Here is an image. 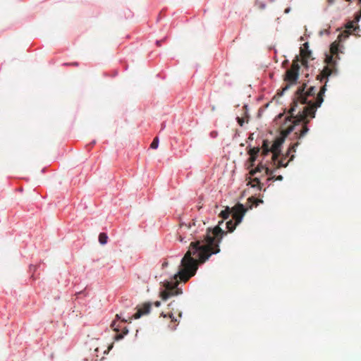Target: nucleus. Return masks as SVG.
I'll return each instance as SVG.
<instances>
[{
	"mask_svg": "<svg viewBox=\"0 0 361 361\" xmlns=\"http://www.w3.org/2000/svg\"><path fill=\"white\" fill-rule=\"evenodd\" d=\"M325 87L319 91L315 86L301 85L295 92V98L290 104V112L279 114L274 120V126L279 132L281 137L271 145V159L281 156L276 161L281 167H286L295 157L299 142H293L303 137L309 131L307 126L310 119L315 117L316 111L324 101Z\"/></svg>",
	"mask_w": 361,
	"mask_h": 361,
	"instance_id": "f257e3e1",
	"label": "nucleus"
},
{
	"mask_svg": "<svg viewBox=\"0 0 361 361\" xmlns=\"http://www.w3.org/2000/svg\"><path fill=\"white\" fill-rule=\"evenodd\" d=\"M246 211L245 207L241 203H237L231 209L227 207L219 214L223 220L216 226L207 228L205 240L190 243L188 251L180 260L178 271L171 280L160 283L159 295L163 300L182 294V288L178 287L179 282L188 281L196 274L199 265L204 264L212 255L220 252L219 244L226 234L220 227L224 220L231 216L226 223V228L228 232H233L243 221Z\"/></svg>",
	"mask_w": 361,
	"mask_h": 361,
	"instance_id": "f03ea898",
	"label": "nucleus"
},
{
	"mask_svg": "<svg viewBox=\"0 0 361 361\" xmlns=\"http://www.w3.org/2000/svg\"><path fill=\"white\" fill-rule=\"evenodd\" d=\"M342 49H343V46H340L336 42H334L330 46V51L331 54L326 55V61L327 66L329 68V75L336 74L337 69V62L340 60L339 53H343Z\"/></svg>",
	"mask_w": 361,
	"mask_h": 361,
	"instance_id": "7ed1b4c3",
	"label": "nucleus"
},
{
	"mask_svg": "<svg viewBox=\"0 0 361 361\" xmlns=\"http://www.w3.org/2000/svg\"><path fill=\"white\" fill-rule=\"evenodd\" d=\"M274 169L267 164H263L261 163L259 165H257L255 169H252L253 175H255L257 173H262L268 176L267 180L268 181H274V180H281L283 179V176L281 175L276 176L274 175Z\"/></svg>",
	"mask_w": 361,
	"mask_h": 361,
	"instance_id": "20e7f679",
	"label": "nucleus"
},
{
	"mask_svg": "<svg viewBox=\"0 0 361 361\" xmlns=\"http://www.w3.org/2000/svg\"><path fill=\"white\" fill-rule=\"evenodd\" d=\"M195 225V223L194 220H192V223L189 222L188 224L180 221L179 228L178 229L177 233H176L177 239L180 242H182V243L186 242L185 240V236H184V234L187 230L190 229L191 227Z\"/></svg>",
	"mask_w": 361,
	"mask_h": 361,
	"instance_id": "39448f33",
	"label": "nucleus"
},
{
	"mask_svg": "<svg viewBox=\"0 0 361 361\" xmlns=\"http://www.w3.org/2000/svg\"><path fill=\"white\" fill-rule=\"evenodd\" d=\"M151 302H146L142 306L138 307L137 312L134 313L131 317L129 318V322H130L132 319H140L142 316L149 314L151 310Z\"/></svg>",
	"mask_w": 361,
	"mask_h": 361,
	"instance_id": "423d86ee",
	"label": "nucleus"
},
{
	"mask_svg": "<svg viewBox=\"0 0 361 361\" xmlns=\"http://www.w3.org/2000/svg\"><path fill=\"white\" fill-rule=\"evenodd\" d=\"M116 322L114 321L111 323V327L114 328V330L116 332L114 339L116 341H120L124 338L125 336H126L128 334V329L126 327H124L122 330V331H120V329L118 326H115Z\"/></svg>",
	"mask_w": 361,
	"mask_h": 361,
	"instance_id": "0eeeda50",
	"label": "nucleus"
},
{
	"mask_svg": "<svg viewBox=\"0 0 361 361\" xmlns=\"http://www.w3.org/2000/svg\"><path fill=\"white\" fill-rule=\"evenodd\" d=\"M298 80V70H289L286 72V80L290 85L295 84Z\"/></svg>",
	"mask_w": 361,
	"mask_h": 361,
	"instance_id": "6e6552de",
	"label": "nucleus"
},
{
	"mask_svg": "<svg viewBox=\"0 0 361 361\" xmlns=\"http://www.w3.org/2000/svg\"><path fill=\"white\" fill-rule=\"evenodd\" d=\"M358 20L352 21L348 20L345 24V29L350 33H355L360 30V27L357 24Z\"/></svg>",
	"mask_w": 361,
	"mask_h": 361,
	"instance_id": "1a4fd4ad",
	"label": "nucleus"
},
{
	"mask_svg": "<svg viewBox=\"0 0 361 361\" xmlns=\"http://www.w3.org/2000/svg\"><path fill=\"white\" fill-rule=\"evenodd\" d=\"M109 237L105 233H100L99 235V242L101 245H106L108 242Z\"/></svg>",
	"mask_w": 361,
	"mask_h": 361,
	"instance_id": "9d476101",
	"label": "nucleus"
},
{
	"mask_svg": "<svg viewBox=\"0 0 361 361\" xmlns=\"http://www.w3.org/2000/svg\"><path fill=\"white\" fill-rule=\"evenodd\" d=\"M349 35L350 33L347 30H345V32H341L338 35V38L340 41H344L348 38Z\"/></svg>",
	"mask_w": 361,
	"mask_h": 361,
	"instance_id": "9b49d317",
	"label": "nucleus"
},
{
	"mask_svg": "<svg viewBox=\"0 0 361 361\" xmlns=\"http://www.w3.org/2000/svg\"><path fill=\"white\" fill-rule=\"evenodd\" d=\"M159 137H155L150 145V147L154 149H157V147L159 146Z\"/></svg>",
	"mask_w": 361,
	"mask_h": 361,
	"instance_id": "f8f14e48",
	"label": "nucleus"
},
{
	"mask_svg": "<svg viewBox=\"0 0 361 361\" xmlns=\"http://www.w3.org/2000/svg\"><path fill=\"white\" fill-rule=\"evenodd\" d=\"M36 269H37V266H35V265H32V264L30 265V267H29V271L30 273H32L31 278H32L33 279H35V278H34V273L36 271Z\"/></svg>",
	"mask_w": 361,
	"mask_h": 361,
	"instance_id": "ddd939ff",
	"label": "nucleus"
},
{
	"mask_svg": "<svg viewBox=\"0 0 361 361\" xmlns=\"http://www.w3.org/2000/svg\"><path fill=\"white\" fill-rule=\"evenodd\" d=\"M209 136L211 138H216L218 136V132L216 130H212L209 133Z\"/></svg>",
	"mask_w": 361,
	"mask_h": 361,
	"instance_id": "4468645a",
	"label": "nucleus"
},
{
	"mask_svg": "<svg viewBox=\"0 0 361 361\" xmlns=\"http://www.w3.org/2000/svg\"><path fill=\"white\" fill-rule=\"evenodd\" d=\"M256 4H259V7L260 9H264L266 8V4L264 2L259 3L258 0H256Z\"/></svg>",
	"mask_w": 361,
	"mask_h": 361,
	"instance_id": "2eb2a0df",
	"label": "nucleus"
},
{
	"mask_svg": "<svg viewBox=\"0 0 361 361\" xmlns=\"http://www.w3.org/2000/svg\"><path fill=\"white\" fill-rule=\"evenodd\" d=\"M116 319H121V322H123V323H127V322H128V320L127 319H126V318H122V319H121V315H119V314H116Z\"/></svg>",
	"mask_w": 361,
	"mask_h": 361,
	"instance_id": "dca6fc26",
	"label": "nucleus"
},
{
	"mask_svg": "<svg viewBox=\"0 0 361 361\" xmlns=\"http://www.w3.org/2000/svg\"><path fill=\"white\" fill-rule=\"evenodd\" d=\"M95 143H96V141H95V140H93V141H92L90 144H88V145L86 146V147H87V150H90V149L91 147H92L95 145Z\"/></svg>",
	"mask_w": 361,
	"mask_h": 361,
	"instance_id": "f3484780",
	"label": "nucleus"
},
{
	"mask_svg": "<svg viewBox=\"0 0 361 361\" xmlns=\"http://www.w3.org/2000/svg\"><path fill=\"white\" fill-rule=\"evenodd\" d=\"M166 40V37L163 38L162 39H160V40H157L156 41V44L157 47H160L162 44L163 42H164Z\"/></svg>",
	"mask_w": 361,
	"mask_h": 361,
	"instance_id": "a211bd4d",
	"label": "nucleus"
},
{
	"mask_svg": "<svg viewBox=\"0 0 361 361\" xmlns=\"http://www.w3.org/2000/svg\"><path fill=\"white\" fill-rule=\"evenodd\" d=\"M169 317L171 319L172 322H176L177 319L174 317L173 314L172 313L169 314Z\"/></svg>",
	"mask_w": 361,
	"mask_h": 361,
	"instance_id": "6ab92c4d",
	"label": "nucleus"
},
{
	"mask_svg": "<svg viewBox=\"0 0 361 361\" xmlns=\"http://www.w3.org/2000/svg\"><path fill=\"white\" fill-rule=\"evenodd\" d=\"M154 304V305L157 307H159L161 305V302L160 301H156Z\"/></svg>",
	"mask_w": 361,
	"mask_h": 361,
	"instance_id": "aec40b11",
	"label": "nucleus"
},
{
	"mask_svg": "<svg viewBox=\"0 0 361 361\" xmlns=\"http://www.w3.org/2000/svg\"><path fill=\"white\" fill-rule=\"evenodd\" d=\"M290 11V7H288L285 9L284 11V13H288Z\"/></svg>",
	"mask_w": 361,
	"mask_h": 361,
	"instance_id": "412c9836",
	"label": "nucleus"
},
{
	"mask_svg": "<svg viewBox=\"0 0 361 361\" xmlns=\"http://www.w3.org/2000/svg\"><path fill=\"white\" fill-rule=\"evenodd\" d=\"M163 13V11H161L160 13H159V17H158V20L161 18V15Z\"/></svg>",
	"mask_w": 361,
	"mask_h": 361,
	"instance_id": "4be33fe9",
	"label": "nucleus"
},
{
	"mask_svg": "<svg viewBox=\"0 0 361 361\" xmlns=\"http://www.w3.org/2000/svg\"><path fill=\"white\" fill-rule=\"evenodd\" d=\"M164 128H165V123H162L161 129H164Z\"/></svg>",
	"mask_w": 361,
	"mask_h": 361,
	"instance_id": "5701e85b",
	"label": "nucleus"
},
{
	"mask_svg": "<svg viewBox=\"0 0 361 361\" xmlns=\"http://www.w3.org/2000/svg\"><path fill=\"white\" fill-rule=\"evenodd\" d=\"M126 305H128L130 303V300H126Z\"/></svg>",
	"mask_w": 361,
	"mask_h": 361,
	"instance_id": "b1692460",
	"label": "nucleus"
},
{
	"mask_svg": "<svg viewBox=\"0 0 361 361\" xmlns=\"http://www.w3.org/2000/svg\"><path fill=\"white\" fill-rule=\"evenodd\" d=\"M167 264H168L167 262H164V263H163L162 266L163 267L167 266Z\"/></svg>",
	"mask_w": 361,
	"mask_h": 361,
	"instance_id": "393cba45",
	"label": "nucleus"
},
{
	"mask_svg": "<svg viewBox=\"0 0 361 361\" xmlns=\"http://www.w3.org/2000/svg\"><path fill=\"white\" fill-rule=\"evenodd\" d=\"M304 46H307L308 47V43L307 42H305L303 44Z\"/></svg>",
	"mask_w": 361,
	"mask_h": 361,
	"instance_id": "a878e982",
	"label": "nucleus"
},
{
	"mask_svg": "<svg viewBox=\"0 0 361 361\" xmlns=\"http://www.w3.org/2000/svg\"><path fill=\"white\" fill-rule=\"evenodd\" d=\"M173 302H171V303L169 305V307H172V305H173Z\"/></svg>",
	"mask_w": 361,
	"mask_h": 361,
	"instance_id": "bb28decb",
	"label": "nucleus"
},
{
	"mask_svg": "<svg viewBox=\"0 0 361 361\" xmlns=\"http://www.w3.org/2000/svg\"><path fill=\"white\" fill-rule=\"evenodd\" d=\"M171 329H172V330H175V329H176V326H173V327H171Z\"/></svg>",
	"mask_w": 361,
	"mask_h": 361,
	"instance_id": "cd10ccee",
	"label": "nucleus"
},
{
	"mask_svg": "<svg viewBox=\"0 0 361 361\" xmlns=\"http://www.w3.org/2000/svg\"><path fill=\"white\" fill-rule=\"evenodd\" d=\"M73 65L78 66V63H73Z\"/></svg>",
	"mask_w": 361,
	"mask_h": 361,
	"instance_id": "c85d7f7f",
	"label": "nucleus"
},
{
	"mask_svg": "<svg viewBox=\"0 0 361 361\" xmlns=\"http://www.w3.org/2000/svg\"><path fill=\"white\" fill-rule=\"evenodd\" d=\"M243 107H244L245 109H247V105H246V104H245V105H244V106H243Z\"/></svg>",
	"mask_w": 361,
	"mask_h": 361,
	"instance_id": "c756f323",
	"label": "nucleus"
},
{
	"mask_svg": "<svg viewBox=\"0 0 361 361\" xmlns=\"http://www.w3.org/2000/svg\"><path fill=\"white\" fill-rule=\"evenodd\" d=\"M300 39L302 41L303 40V37H300Z\"/></svg>",
	"mask_w": 361,
	"mask_h": 361,
	"instance_id": "7c9ffc66",
	"label": "nucleus"
},
{
	"mask_svg": "<svg viewBox=\"0 0 361 361\" xmlns=\"http://www.w3.org/2000/svg\"><path fill=\"white\" fill-rule=\"evenodd\" d=\"M273 49L274 51V53L276 54V50L274 48H273Z\"/></svg>",
	"mask_w": 361,
	"mask_h": 361,
	"instance_id": "2f4dec72",
	"label": "nucleus"
},
{
	"mask_svg": "<svg viewBox=\"0 0 361 361\" xmlns=\"http://www.w3.org/2000/svg\"><path fill=\"white\" fill-rule=\"evenodd\" d=\"M161 315H162L163 317H166L164 313H161Z\"/></svg>",
	"mask_w": 361,
	"mask_h": 361,
	"instance_id": "473e14b6",
	"label": "nucleus"
},
{
	"mask_svg": "<svg viewBox=\"0 0 361 361\" xmlns=\"http://www.w3.org/2000/svg\"><path fill=\"white\" fill-rule=\"evenodd\" d=\"M179 316L181 317L182 316V312H180L179 313Z\"/></svg>",
	"mask_w": 361,
	"mask_h": 361,
	"instance_id": "72a5a7b5",
	"label": "nucleus"
},
{
	"mask_svg": "<svg viewBox=\"0 0 361 361\" xmlns=\"http://www.w3.org/2000/svg\"><path fill=\"white\" fill-rule=\"evenodd\" d=\"M359 4H361V0H358Z\"/></svg>",
	"mask_w": 361,
	"mask_h": 361,
	"instance_id": "f704fd0d",
	"label": "nucleus"
},
{
	"mask_svg": "<svg viewBox=\"0 0 361 361\" xmlns=\"http://www.w3.org/2000/svg\"><path fill=\"white\" fill-rule=\"evenodd\" d=\"M269 1L272 2V1H274V0H269Z\"/></svg>",
	"mask_w": 361,
	"mask_h": 361,
	"instance_id": "c9c22d12",
	"label": "nucleus"
}]
</instances>
